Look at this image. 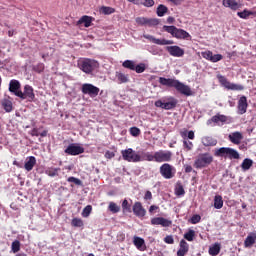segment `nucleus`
Masks as SVG:
<instances>
[{"mask_svg": "<svg viewBox=\"0 0 256 256\" xmlns=\"http://www.w3.org/2000/svg\"><path fill=\"white\" fill-rule=\"evenodd\" d=\"M159 83L162 86H166L168 88H175L178 93L185 95L186 97H190L193 95L191 88L188 85H185L180 80H176L173 78H165L160 77Z\"/></svg>", "mask_w": 256, "mask_h": 256, "instance_id": "obj_1", "label": "nucleus"}, {"mask_svg": "<svg viewBox=\"0 0 256 256\" xmlns=\"http://www.w3.org/2000/svg\"><path fill=\"white\" fill-rule=\"evenodd\" d=\"M173 158V153L168 150H159L151 154L150 152L144 153V159L148 162L156 163H167L171 162Z\"/></svg>", "mask_w": 256, "mask_h": 256, "instance_id": "obj_2", "label": "nucleus"}, {"mask_svg": "<svg viewBox=\"0 0 256 256\" xmlns=\"http://www.w3.org/2000/svg\"><path fill=\"white\" fill-rule=\"evenodd\" d=\"M78 68L87 75H91L93 71H96L99 68V63L94 59L84 58L78 61Z\"/></svg>", "mask_w": 256, "mask_h": 256, "instance_id": "obj_3", "label": "nucleus"}, {"mask_svg": "<svg viewBox=\"0 0 256 256\" xmlns=\"http://www.w3.org/2000/svg\"><path fill=\"white\" fill-rule=\"evenodd\" d=\"M214 162V156L208 152L196 156L194 161L195 169H204Z\"/></svg>", "mask_w": 256, "mask_h": 256, "instance_id": "obj_4", "label": "nucleus"}, {"mask_svg": "<svg viewBox=\"0 0 256 256\" xmlns=\"http://www.w3.org/2000/svg\"><path fill=\"white\" fill-rule=\"evenodd\" d=\"M214 156L230 160L240 159L239 152L231 147H220L214 150Z\"/></svg>", "mask_w": 256, "mask_h": 256, "instance_id": "obj_5", "label": "nucleus"}, {"mask_svg": "<svg viewBox=\"0 0 256 256\" xmlns=\"http://www.w3.org/2000/svg\"><path fill=\"white\" fill-rule=\"evenodd\" d=\"M121 156L122 159H124L128 163H138L146 161V159L144 158V153L141 156L140 154H137V152H135L132 148L121 150Z\"/></svg>", "mask_w": 256, "mask_h": 256, "instance_id": "obj_6", "label": "nucleus"}, {"mask_svg": "<svg viewBox=\"0 0 256 256\" xmlns=\"http://www.w3.org/2000/svg\"><path fill=\"white\" fill-rule=\"evenodd\" d=\"M162 29L164 32H167L178 40H186L191 37V35L186 30L178 29L175 26L164 25Z\"/></svg>", "mask_w": 256, "mask_h": 256, "instance_id": "obj_7", "label": "nucleus"}, {"mask_svg": "<svg viewBox=\"0 0 256 256\" xmlns=\"http://www.w3.org/2000/svg\"><path fill=\"white\" fill-rule=\"evenodd\" d=\"M217 79L221 86H224L227 90L231 91H243L245 87H243L241 84H235L227 80V78L221 74L217 76Z\"/></svg>", "mask_w": 256, "mask_h": 256, "instance_id": "obj_8", "label": "nucleus"}, {"mask_svg": "<svg viewBox=\"0 0 256 256\" xmlns=\"http://www.w3.org/2000/svg\"><path fill=\"white\" fill-rule=\"evenodd\" d=\"M159 173L166 180H171L175 177L176 168L169 163H163L159 168Z\"/></svg>", "mask_w": 256, "mask_h": 256, "instance_id": "obj_9", "label": "nucleus"}, {"mask_svg": "<svg viewBox=\"0 0 256 256\" xmlns=\"http://www.w3.org/2000/svg\"><path fill=\"white\" fill-rule=\"evenodd\" d=\"M168 102L165 100H158L154 102V106L158 108H162L164 110H172L177 106V100L174 97H169L167 99Z\"/></svg>", "mask_w": 256, "mask_h": 256, "instance_id": "obj_10", "label": "nucleus"}, {"mask_svg": "<svg viewBox=\"0 0 256 256\" xmlns=\"http://www.w3.org/2000/svg\"><path fill=\"white\" fill-rule=\"evenodd\" d=\"M17 97L20 98L21 100H28L30 102L34 101L35 99V94H34V89L30 85H26L24 87V92H18Z\"/></svg>", "mask_w": 256, "mask_h": 256, "instance_id": "obj_11", "label": "nucleus"}, {"mask_svg": "<svg viewBox=\"0 0 256 256\" xmlns=\"http://www.w3.org/2000/svg\"><path fill=\"white\" fill-rule=\"evenodd\" d=\"M84 152V147L76 143H71L70 145L67 146L66 149H64V153H66L69 156H79Z\"/></svg>", "mask_w": 256, "mask_h": 256, "instance_id": "obj_12", "label": "nucleus"}, {"mask_svg": "<svg viewBox=\"0 0 256 256\" xmlns=\"http://www.w3.org/2000/svg\"><path fill=\"white\" fill-rule=\"evenodd\" d=\"M100 89L90 83H85L82 86V93L89 95L91 98H96L99 95Z\"/></svg>", "mask_w": 256, "mask_h": 256, "instance_id": "obj_13", "label": "nucleus"}, {"mask_svg": "<svg viewBox=\"0 0 256 256\" xmlns=\"http://www.w3.org/2000/svg\"><path fill=\"white\" fill-rule=\"evenodd\" d=\"M201 56L211 62V63H218L220 61L223 60V55L222 54H213V52L211 51H204V52H201Z\"/></svg>", "mask_w": 256, "mask_h": 256, "instance_id": "obj_14", "label": "nucleus"}, {"mask_svg": "<svg viewBox=\"0 0 256 256\" xmlns=\"http://www.w3.org/2000/svg\"><path fill=\"white\" fill-rule=\"evenodd\" d=\"M143 38H145L146 40L156 44V45H160V46H166V45H172L174 44L173 40H167V39H158L155 36H151L148 34H144Z\"/></svg>", "mask_w": 256, "mask_h": 256, "instance_id": "obj_15", "label": "nucleus"}, {"mask_svg": "<svg viewBox=\"0 0 256 256\" xmlns=\"http://www.w3.org/2000/svg\"><path fill=\"white\" fill-rule=\"evenodd\" d=\"M166 50L171 57H183L185 54L184 50L178 45L167 46Z\"/></svg>", "mask_w": 256, "mask_h": 256, "instance_id": "obj_16", "label": "nucleus"}, {"mask_svg": "<svg viewBox=\"0 0 256 256\" xmlns=\"http://www.w3.org/2000/svg\"><path fill=\"white\" fill-rule=\"evenodd\" d=\"M248 102L246 96H241L240 100H238L237 105V114L238 115H245L248 109Z\"/></svg>", "mask_w": 256, "mask_h": 256, "instance_id": "obj_17", "label": "nucleus"}, {"mask_svg": "<svg viewBox=\"0 0 256 256\" xmlns=\"http://www.w3.org/2000/svg\"><path fill=\"white\" fill-rule=\"evenodd\" d=\"M173 224L172 220H168L164 217H154L151 219V225H161L164 228L171 227Z\"/></svg>", "mask_w": 256, "mask_h": 256, "instance_id": "obj_18", "label": "nucleus"}, {"mask_svg": "<svg viewBox=\"0 0 256 256\" xmlns=\"http://www.w3.org/2000/svg\"><path fill=\"white\" fill-rule=\"evenodd\" d=\"M133 213L136 217H145L147 214L146 209L143 208L141 202H135L133 206Z\"/></svg>", "mask_w": 256, "mask_h": 256, "instance_id": "obj_19", "label": "nucleus"}, {"mask_svg": "<svg viewBox=\"0 0 256 256\" xmlns=\"http://www.w3.org/2000/svg\"><path fill=\"white\" fill-rule=\"evenodd\" d=\"M21 82L19 80H10L9 82V92L13 93L17 97V93H21Z\"/></svg>", "mask_w": 256, "mask_h": 256, "instance_id": "obj_20", "label": "nucleus"}, {"mask_svg": "<svg viewBox=\"0 0 256 256\" xmlns=\"http://www.w3.org/2000/svg\"><path fill=\"white\" fill-rule=\"evenodd\" d=\"M222 5L226 8H230L232 11H237L241 8V4L237 0H222Z\"/></svg>", "mask_w": 256, "mask_h": 256, "instance_id": "obj_21", "label": "nucleus"}, {"mask_svg": "<svg viewBox=\"0 0 256 256\" xmlns=\"http://www.w3.org/2000/svg\"><path fill=\"white\" fill-rule=\"evenodd\" d=\"M133 244L137 248V250H140L141 252L146 251V242L143 238L139 236H134L133 238Z\"/></svg>", "mask_w": 256, "mask_h": 256, "instance_id": "obj_22", "label": "nucleus"}, {"mask_svg": "<svg viewBox=\"0 0 256 256\" xmlns=\"http://www.w3.org/2000/svg\"><path fill=\"white\" fill-rule=\"evenodd\" d=\"M229 138V141L236 144V145H239L241 144V141L243 139V135L241 132H232L229 134L228 136Z\"/></svg>", "mask_w": 256, "mask_h": 256, "instance_id": "obj_23", "label": "nucleus"}, {"mask_svg": "<svg viewBox=\"0 0 256 256\" xmlns=\"http://www.w3.org/2000/svg\"><path fill=\"white\" fill-rule=\"evenodd\" d=\"M177 256H185L189 252V244L185 240L180 241Z\"/></svg>", "mask_w": 256, "mask_h": 256, "instance_id": "obj_24", "label": "nucleus"}, {"mask_svg": "<svg viewBox=\"0 0 256 256\" xmlns=\"http://www.w3.org/2000/svg\"><path fill=\"white\" fill-rule=\"evenodd\" d=\"M92 21H93V17L92 16H88V15H83L82 17H80V19L77 22V25H82L84 24V27H91L92 26Z\"/></svg>", "mask_w": 256, "mask_h": 256, "instance_id": "obj_25", "label": "nucleus"}, {"mask_svg": "<svg viewBox=\"0 0 256 256\" xmlns=\"http://www.w3.org/2000/svg\"><path fill=\"white\" fill-rule=\"evenodd\" d=\"M37 164V159L34 156H29L28 160L25 162V170L31 172L34 166Z\"/></svg>", "mask_w": 256, "mask_h": 256, "instance_id": "obj_26", "label": "nucleus"}, {"mask_svg": "<svg viewBox=\"0 0 256 256\" xmlns=\"http://www.w3.org/2000/svg\"><path fill=\"white\" fill-rule=\"evenodd\" d=\"M237 16L240 19H248L250 16H256V7L253 8V11H249L248 9H244L242 12H237Z\"/></svg>", "mask_w": 256, "mask_h": 256, "instance_id": "obj_27", "label": "nucleus"}, {"mask_svg": "<svg viewBox=\"0 0 256 256\" xmlns=\"http://www.w3.org/2000/svg\"><path fill=\"white\" fill-rule=\"evenodd\" d=\"M203 146L205 147H211V146H216L217 140H215L213 137L205 136L201 140Z\"/></svg>", "mask_w": 256, "mask_h": 256, "instance_id": "obj_28", "label": "nucleus"}, {"mask_svg": "<svg viewBox=\"0 0 256 256\" xmlns=\"http://www.w3.org/2000/svg\"><path fill=\"white\" fill-rule=\"evenodd\" d=\"M255 243H256V234H249L244 241V247L245 248L252 247Z\"/></svg>", "mask_w": 256, "mask_h": 256, "instance_id": "obj_29", "label": "nucleus"}, {"mask_svg": "<svg viewBox=\"0 0 256 256\" xmlns=\"http://www.w3.org/2000/svg\"><path fill=\"white\" fill-rule=\"evenodd\" d=\"M39 130H40V128L35 127V128H33V130H31L29 132V135L32 137H39V136L47 137L48 136V130H44L42 132H39Z\"/></svg>", "mask_w": 256, "mask_h": 256, "instance_id": "obj_30", "label": "nucleus"}, {"mask_svg": "<svg viewBox=\"0 0 256 256\" xmlns=\"http://www.w3.org/2000/svg\"><path fill=\"white\" fill-rule=\"evenodd\" d=\"M220 252H221V244H219V243H214L209 248V254L211 256H217Z\"/></svg>", "mask_w": 256, "mask_h": 256, "instance_id": "obj_31", "label": "nucleus"}, {"mask_svg": "<svg viewBox=\"0 0 256 256\" xmlns=\"http://www.w3.org/2000/svg\"><path fill=\"white\" fill-rule=\"evenodd\" d=\"M224 205V201L221 195H216L214 197V203H213V207L214 209H222Z\"/></svg>", "mask_w": 256, "mask_h": 256, "instance_id": "obj_32", "label": "nucleus"}, {"mask_svg": "<svg viewBox=\"0 0 256 256\" xmlns=\"http://www.w3.org/2000/svg\"><path fill=\"white\" fill-rule=\"evenodd\" d=\"M227 120H228V118L225 115H222L219 113L211 118V122L216 123V124H218L219 122L226 123Z\"/></svg>", "mask_w": 256, "mask_h": 256, "instance_id": "obj_33", "label": "nucleus"}, {"mask_svg": "<svg viewBox=\"0 0 256 256\" xmlns=\"http://www.w3.org/2000/svg\"><path fill=\"white\" fill-rule=\"evenodd\" d=\"M61 171L60 168H53V167H50V168H47L45 170V174L48 175L49 177H57L59 175V172Z\"/></svg>", "mask_w": 256, "mask_h": 256, "instance_id": "obj_34", "label": "nucleus"}, {"mask_svg": "<svg viewBox=\"0 0 256 256\" xmlns=\"http://www.w3.org/2000/svg\"><path fill=\"white\" fill-rule=\"evenodd\" d=\"M123 213H132V206L127 199H124L121 204Z\"/></svg>", "mask_w": 256, "mask_h": 256, "instance_id": "obj_35", "label": "nucleus"}, {"mask_svg": "<svg viewBox=\"0 0 256 256\" xmlns=\"http://www.w3.org/2000/svg\"><path fill=\"white\" fill-rule=\"evenodd\" d=\"M166 13H168V8L165 5L160 4L158 8H156V15H158V17H164Z\"/></svg>", "mask_w": 256, "mask_h": 256, "instance_id": "obj_36", "label": "nucleus"}, {"mask_svg": "<svg viewBox=\"0 0 256 256\" xmlns=\"http://www.w3.org/2000/svg\"><path fill=\"white\" fill-rule=\"evenodd\" d=\"M253 165H254V162L251 159L246 158L242 162L241 167L243 171H248Z\"/></svg>", "mask_w": 256, "mask_h": 256, "instance_id": "obj_37", "label": "nucleus"}, {"mask_svg": "<svg viewBox=\"0 0 256 256\" xmlns=\"http://www.w3.org/2000/svg\"><path fill=\"white\" fill-rule=\"evenodd\" d=\"M100 13H102L103 15H111V14L116 13V9L111 8V7L102 6L100 8Z\"/></svg>", "mask_w": 256, "mask_h": 256, "instance_id": "obj_38", "label": "nucleus"}, {"mask_svg": "<svg viewBox=\"0 0 256 256\" xmlns=\"http://www.w3.org/2000/svg\"><path fill=\"white\" fill-rule=\"evenodd\" d=\"M71 226L75 228H82L84 226V221L80 218H74L71 220Z\"/></svg>", "mask_w": 256, "mask_h": 256, "instance_id": "obj_39", "label": "nucleus"}, {"mask_svg": "<svg viewBox=\"0 0 256 256\" xmlns=\"http://www.w3.org/2000/svg\"><path fill=\"white\" fill-rule=\"evenodd\" d=\"M116 77H117L118 81L120 82V84H125V83L129 82V77H127L126 74L117 72Z\"/></svg>", "mask_w": 256, "mask_h": 256, "instance_id": "obj_40", "label": "nucleus"}, {"mask_svg": "<svg viewBox=\"0 0 256 256\" xmlns=\"http://www.w3.org/2000/svg\"><path fill=\"white\" fill-rule=\"evenodd\" d=\"M195 236H196V232L195 230H188L187 233L184 234V239H186L188 242H192L193 239H195Z\"/></svg>", "mask_w": 256, "mask_h": 256, "instance_id": "obj_41", "label": "nucleus"}, {"mask_svg": "<svg viewBox=\"0 0 256 256\" xmlns=\"http://www.w3.org/2000/svg\"><path fill=\"white\" fill-rule=\"evenodd\" d=\"M175 195L177 196H183L185 195L184 187L181 183H177L175 186Z\"/></svg>", "mask_w": 256, "mask_h": 256, "instance_id": "obj_42", "label": "nucleus"}, {"mask_svg": "<svg viewBox=\"0 0 256 256\" xmlns=\"http://www.w3.org/2000/svg\"><path fill=\"white\" fill-rule=\"evenodd\" d=\"M122 67L129 69L130 71H134L135 63L132 60H125L124 63H122Z\"/></svg>", "mask_w": 256, "mask_h": 256, "instance_id": "obj_43", "label": "nucleus"}, {"mask_svg": "<svg viewBox=\"0 0 256 256\" xmlns=\"http://www.w3.org/2000/svg\"><path fill=\"white\" fill-rule=\"evenodd\" d=\"M108 209H109V211L112 212L113 214H116V213H118L119 211H121V207H120V206H117V204L114 203V202H110V203H109Z\"/></svg>", "mask_w": 256, "mask_h": 256, "instance_id": "obj_44", "label": "nucleus"}, {"mask_svg": "<svg viewBox=\"0 0 256 256\" xmlns=\"http://www.w3.org/2000/svg\"><path fill=\"white\" fill-rule=\"evenodd\" d=\"M11 249L13 253H18L21 250V242L18 240L12 242Z\"/></svg>", "mask_w": 256, "mask_h": 256, "instance_id": "obj_45", "label": "nucleus"}, {"mask_svg": "<svg viewBox=\"0 0 256 256\" xmlns=\"http://www.w3.org/2000/svg\"><path fill=\"white\" fill-rule=\"evenodd\" d=\"M67 181L69 183H74L77 186H81L82 185V181L79 178H76L74 176H70L68 177Z\"/></svg>", "mask_w": 256, "mask_h": 256, "instance_id": "obj_46", "label": "nucleus"}, {"mask_svg": "<svg viewBox=\"0 0 256 256\" xmlns=\"http://www.w3.org/2000/svg\"><path fill=\"white\" fill-rule=\"evenodd\" d=\"M191 224L192 225H197L201 222V216L199 214H194L192 217H191V220H190Z\"/></svg>", "mask_w": 256, "mask_h": 256, "instance_id": "obj_47", "label": "nucleus"}, {"mask_svg": "<svg viewBox=\"0 0 256 256\" xmlns=\"http://www.w3.org/2000/svg\"><path fill=\"white\" fill-rule=\"evenodd\" d=\"M136 23L140 26H147L148 24V18H144V17H137L136 18Z\"/></svg>", "mask_w": 256, "mask_h": 256, "instance_id": "obj_48", "label": "nucleus"}, {"mask_svg": "<svg viewBox=\"0 0 256 256\" xmlns=\"http://www.w3.org/2000/svg\"><path fill=\"white\" fill-rule=\"evenodd\" d=\"M134 71H136V73H138V74H141L144 71H146V65L141 63L140 65L134 66Z\"/></svg>", "mask_w": 256, "mask_h": 256, "instance_id": "obj_49", "label": "nucleus"}, {"mask_svg": "<svg viewBox=\"0 0 256 256\" xmlns=\"http://www.w3.org/2000/svg\"><path fill=\"white\" fill-rule=\"evenodd\" d=\"M183 147L186 151H191L193 149V143L189 140H184Z\"/></svg>", "mask_w": 256, "mask_h": 256, "instance_id": "obj_50", "label": "nucleus"}, {"mask_svg": "<svg viewBox=\"0 0 256 256\" xmlns=\"http://www.w3.org/2000/svg\"><path fill=\"white\" fill-rule=\"evenodd\" d=\"M91 212H92V206L88 205L83 209L82 216L87 218L90 216Z\"/></svg>", "mask_w": 256, "mask_h": 256, "instance_id": "obj_51", "label": "nucleus"}, {"mask_svg": "<svg viewBox=\"0 0 256 256\" xmlns=\"http://www.w3.org/2000/svg\"><path fill=\"white\" fill-rule=\"evenodd\" d=\"M130 135H132L133 137H139L141 131L138 127H132L130 128Z\"/></svg>", "mask_w": 256, "mask_h": 256, "instance_id": "obj_52", "label": "nucleus"}, {"mask_svg": "<svg viewBox=\"0 0 256 256\" xmlns=\"http://www.w3.org/2000/svg\"><path fill=\"white\" fill-rule=\"evenodd\" d=\"M3 107L5 112L7 113H10L11 111H13V104L11 102H4Z\"/></svg>", "mask_w": 256, "mask_h": 256, "instance_id": "obj_53", "label": "nucleus"}, {"mask_svg": "<svg viewBox=\"0 0 256 256\" xmlns=\"http://www.w3.org/2000/svg\"><path fill=\"white\" fill-rule=\"evenodd\" d=\"M158 25H159L158 19H148L147 20V26H149V27H156Z\"/></svg>", "mask_w": 256, "mask_h": 256, "instance_id": "obj_54", "label": "nucleus"}, {"mask_svg": "<svg viewBox=\"0 0 256 256\" xmlns=\"http://www.w3.org/2000/svg\"><path fill=\"white\" fill-rule=\"evenodd\" d=\"M33 70L37 73H42L44 71V64L38 63L36 66L33 67Z\"/></svg>", "mask_w": 256, "mask_h": 256, "instance_id": "obj_55", "label": "nucleus"}, {"mask_svg": "<svg viewBox=\"0 0 256 256\" xmlns=\"http://www.w3.org/2000/svg\"><path fill=\"white\" fill-rule=\"evenodd\" d=\"M143 6L150 8L155 5V0H143Z\"/></svg>", "mask_w": 256, "mask_h": 256, "instance_id": "obj_56", "label": "nucleus"}, {"mask_svg": "<svg viewBox=\"0 0 256 256\" xmlns=\"http://www.w3.org/2000/svg\"><path fill=\"white\" fill-rule=\"evenodd\" d=\"M164 243L169 244V245H173L174 244V238L172 235H167L166 237H164Z\"/></svg>", "mask_w": 256, "mask_h": 256, "instance_id": "obj_57", "label": "nucleus"}, {"mask_svg": "<svg viewBox=\"0 0 256 256\" xmlns=\"http://www.w3.org/2000/svg\"><path fill=\"white\" fill-rule=\"evenodd\" d=\"M105 159H113L115 157L114 152L106 151L104 154Z\"/></svg>", "mask_w": 256, "mask_h": 256, "instance_id": "obj_58", "label": "nucleus"}, {"mask_svg": "<svg viewBox=\"0 0 256 256\" xmlns=\"http://www.w3.org/2000/svg\"><path fill=\"white\" fill-rule=\"evenodd\" d=\"M129 3H132L133 5H137V6H140V5H143L144 3V0H127Z\"/></svg>", "mask_w": 256, "mask_h": 256, "instance_id": "obj_59", "label": "nucleus"}, {"mask_svg": "<svg viewBox=\"0 0 256 256\" xmlns=\"http://www.w3.org/2000/svg\"><path fill=\"white\" fill-rule=\"evenodd\" d=\"M144 200H146V201L152 200V193H151L150 190H147V191L145 192Z\"/></svg>", "mask_w": 256, "mask_h": 256, "instance_id": "obj_60", "label": "nucleus"}, {"mask_svg": "<svg viewBox=\"0 0 256 256\" xmlns=\"http://www.w3.org/2000/svg\"><path fill=\"white\" fill-rule=\"evenodd\" d=\"M187 137H188V139H190V140H194V139H195V132H194V131L188 132Z\"/></svg>", "mask_w": 256, "mask_h": 256, "instance_id": "obj_61", "label": "nucleus"}, {"mask_svg": "<svg viewBox=\"0 0 256 256\" xmlns=\"http://www.w3.org/2000/svg\"><path fill=\"white\" fill-rule=\"evenodd\" d=\"M159 209V206H155V205H152L150 206L149 208V212L152 214L154 211L158 210Z\"/></svg>", "mask_w": 256, "mask_h": 256, "instance_id": "obj_62", "label": "nucleus"}, {"mask_svg": "<svg viewBox=\"0 0 256 256\" xmlns=\"http://www.w3.org/2000/svg\"><path fill=\"white\" fill-rule=\"evenodd\" d=\"M193 171V168L191 165L185 166V173H191Z\"/></svg>", "mask_w": 256, "mask_h": 256, "instance_id": "obj_63", "label": "nucleus"}, {"mask_svg": "<svg viewBox=\"0 0 256 256\" xmlns=\"http://www.w3.org/2000/svg\"><path fill=\"white\" fill-rule=\"evenodd\" d=\"M174 22H175V18H174V17L169 16V17L167 18V23H168V24H173Z\"/></svg>", "mask_w": 256, "mask_h": 256, "instance_id": "obj_64", "label": "nucleus"}]
</instances>
